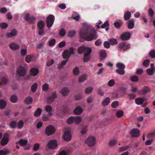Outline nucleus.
I'll use <instances>...</instances> for the list:
<instances>
[{
	"mask_svg": "<svg viewBox=\"0 0 155 155\" xmlns=\"http://www.w3.org/2000/svg\"><path fill=\"white\" fill-rule=\"evenodd\" d=\"M79 35L83 39L87 41H92L96 35V31L92 28H86L80 30Z\"/></svg>",
	"mask_w": 155,
	"mask_h": 155,
	"instance_id": "obj_1",
	"label": "nucleus"
},
{
	"mask_svg": "<svg viewBox=\"0 0 155 155\" xmlns=\"http://www.w3.org/2000/svg\"><path fill=\"white\" fill-rule=\"evenodd\" d=\"M96 139L93 136H90L87 137L84 141V143L90 147H92L95 144Z\"/></svg>",
	"mask_w": 155,
	"mask_h": 155,
	"instance_id": "obj_2",
	"label": "nucleus"
},
{
	"mask_svg": "<svg viewBox=\"0 0 155 155\" xmlns=\"http://www.w3.org/2000/svg\"><path fill=\"white\" fill-rule=\"evenodd\" d=\"M116 66L118 68L116 70V72L121 75H124L125 73L124 70L125 67V65L122 63H118L116 64Z\"/></svg>",
	"mask_w": 155,
	"mask_h": 155,
	"instance_id": "obj_3",
	"label": "nucleus"
},
{
	"mask_svg": "<svg viewBox=\"0 0 155 155\" xmlns=\"http://www.w3.org/2000/svg\"><path fill=\"white\" fill-rule=\"evenodd\" d=\"M74 49L73 48L71 47L69 50H64L63 53V57L64 59H68L71 54H74Z\"/></svg>",
	"mask_w": 155,
	"mask_h": 155,
	"instance_id": "obj_4",
	"label": "nucleus"
},
{
	"mask_svg": "<svg viewBox=\"0 0 155 155\" xmlns=\"http://www.w3.org/2000/svg\"><path fill=\"white\" fill-rule=\"evenodd\" d=\"M45 132L46 134L49 136L55 133V129L53 126L49 125L46 127Z\"/></svg>",
	"mask_w": 155,
	"mask_h": 155,
	"instance_id": "obj_5",
	"label": "nucleus"
},
{
	"mask_svg": "<svg viewBox=\"0 0 155 155\" xmlns=\"http://www.w3.org/2000/svg\"><path fill=\"white\" fill-rule=\"evenodd\" d=\"M54 20V16L53 15H49L46 20L47 27L50 28L53 25Z\"/></svg>",
	"mask_w": 155,
	"mask_h": 155,
	"instance_id": "obj_6",
	"label": "nucleus"
},
{
	"mask_svg": "<svg viewBox=\"0 0 155 155\" xmlns=\"http://www.w3.org/2000/svg\"><path fill=\"white\" fill-rule=\"evenodd\" d=\"M9 134L7 133H5L3 135L1 141V143L2 146H4L7 144L9 141Z\"/></svg>",
	"mask_w": 155,
	"mask_h": 155,
	"instance_id": "obj_7",
	"label": "nucleus"
},
{
	"mask_svg": "<svg viewBox=\"0 0 155 155\" xmlns=\"http://www.w3.org/2000/svg\"><path fill=\"white\" fill-rule=\"evenodd\" d=\"M58 146L57 142L55 140H51L48 143V147L50 149H54Z\"/></svg>",
	"mask_w": 155,
	"mask_h": 155,
	"instance_id": "obj_8",
	"label": "nucleus"
},
{
	"mask_svg": "<svg viewBox=\"0 0 155 155\" xmlns=\"http://www.w3.org/2000/svg\"><path fill=\"white\" fill-rule=\"evenodd\" d=\"M26 73V70L23 67L20 66L18 68L17 73L19 76H24Z\"/></svg>",
	"mask_w": 155,
	"mask_h": 155,
	"instance_id": "obj_9",
	"label": "nucleus"
},
{
	"mask_svg": "<svg viewBox=\"0 0 155 155\" xmlns=\"http://www.w3.org/2000/svg\"><path fill=\"white\" fill-rule=\"evenodd\" d=\"M140 131L137 129H133L130 132L131 136L134 137H138L140 136Z\"/></svg>",
	"mask_w": 155,
	"mask_h": 155,
	"instance_id": "obj_10",
	"label": "nucleus"
},
{
	"mask_svg": "<svg viewBox=\"0 0 155 155\" xmlns=\"http://www.w3.org/2000/svg\"><path fill=\"white\" fill-rule=\"evenodd\" d=\"M130 45L127 44L126 45L124 42H121L118 45L119 48L123 50H125L130 48Z\"/></svg>",
	"mask_w": 155,
	"mask_h": 155,
	"instance_id": "obj_11",
	"label": "nucleus"
},
{
	"mask_svg": "<svg viewBox=\"0 0 155 155\" xmlns=\"http://www.w3.org/2000/svg\"><path fill=\"white\" fill-rule=\"evenodd\" d=\"M130 37V33L129 32H127L123 33L121 35L120 38L122 40L126 41L129 40Z\"/></svg>",
	"mask_w": 155,
	"mask_h": 155,
	"instance_id": "obj_12",
	"label": "nucleus"
},
{
	"mask_svg": "<svg viewBox=\"0 0 155 155\" xmlns=\"http://www.w3.org/2000/svg\"><path fill=\"white\" fill-rule=\"evenodd\" d=\"M150 89L149 87H145L143 89L138 91V92L140 95H143L150 93Z\"/></svg>",
	"mask_w": 155,
	"mask_h": 155,
	"instance_id": "obj_13",
	"label": "nucleus"
},
{
	"mask_svg": "<svg viewBox=\"0 0 155 155\" xmlns=\"http://www.w3.org/2000/svg\"><path fill=\"white\" fill-rule=\"evenodd\" d=\"M35 60V57L34 56L31 55H28L25 58V61L28 63L34 61Z\"/></svg>",
	"mask_w": 155,
	"mask_h": 155,
	"instance_id": "obj_14",
	"label": "nucleus"
},
{
	"mask_svg": "<svg viewBox=\"0 0 155 155\" xmlns=\"http://www.w3.org/2000/svg\"><path fill=\"white\" fill-rule=\"evenodd\" d=\"M9 46L10 49L14 51L18 50L20 48V45H19L15 43L10 44L9 45Z\"/></svg>",
	"mask_w": 155,
	"mask_h": 155,
	"instance_id": "obj_15",
	"label": "nucleus"
},
{
	"mask_svg": "<svg viewBox=\"0 0 155 155\" xmlns=\"http://www.w3.org/2000/svg\"><path fill=\"white\" fill-rule=\"evenodd\" d=\"M71 138V135L70 133L68 132H65L63 136V138L66 141H70Z\"/></svg>",
	"mask_w": 155,
	"mask_h": 155,
	"instance_id": "obj_16",
	"label": "nucleus"
},
{
	"mask_svg": "<svg viewBox=\"0 0 155 155\" xmlns=\"http://www.w3.org/2000/svg\"><path fill=\"white\" fill-rule=\"evenodd\" d=\"M57 97V94L55 92L53 93L48 98L47 102L48 103H51Z\"/></svg>",
	"mask_w": 155,
	"mask_h": 155,
	"instance_id": "obj_17",
	"label": "nucleus"
},
{
	"mask_svg": "<svg viewBox=\"0 0 155 155\" xmlns=\"http://www.w3.org/2000/svg\"><path fill=\"white\" fill-rule=\"evenodd\" d=\"M17 35V32L15 30H12L10 32L7 33L6 36L8 38H10L16 36Z\"/></svg>",
	"mask_w": 155,
	"mask_h": 155,
	"instance_id": "obj_18",
	"label": "nucleus"
},
{
	"mask_svg": "<svg viewBox=\"0 0 155 155\" xmlns=\"http://www.w3.org/2000/svg\"><path fill=\"white\" fill-rule=\"evenodd\" d=\"M83 109L81 107H77L74 110V114L77 115H80L83 112Z\"/></svg>",
	"mask_w": 155,
	"mask_h": 155,
	"instance_id": "obj_19",
	"label": "nucleus"
},
{
	"mask_svg": "<svg viewBox=\"0 0 155 155\" xmlns=\"http://www.w3.org/2000/svg\"><path fill=\"white\" fill-rule=\"evenodd\" d=\"M25 20L30 23H31L35 20L34 17H30L28 14H27L25 17Z\"/></svg>",
	"mask_w": 155,
	"mask_h": 155,
	"instance_id": "obj_20",
	"label": "nucleus"
},
{
	"mask_svg": "<svg viewBox=\"0 0 155 155\" xmlns=\"http://www.w3.org/2000/svg\"><path fill=\"white\" fill-rule=\"evenodd\" d=\"M69 91L68 88L64 87L61 89L60 92L63 96H65L68 95Z\"/></svg>",
	"mask_w": 155,
	"mask_h": 155,
	"instance_id": "obj_21",
	"label": "nucleus"
},
{
	"mask_svg": "<svg viewBox=\"0 0 155 155\" xmlns=\"http://www.w3.org/2000/svg\"><path fill=\"white\" fill-rule=\"evenodd\" d=\"M128 28L130 29H133L134 25V21L133 19H131L127 22Z\"/></svg>",
	"mask_w": 155,
	"mask_h": 155,
	"instance_id": "obj_22",
	"label": "nucleus"
},
{
	"mask_svg": "<svg viewBox=\"0 0 155 155\" xmlns=\"http://www.w3.org/2000/svg\"><path fill=\"white\" fill-rule=\"evenodd\" d=\"M45 110L48 113V115L49 117L52 116V113L51 111H52V108L51 106L49 105L46 106L45 108Z\"/></svg>",
	"mask_w": 155,
	"mask_h": 155,
	"instance_id": "obj_23",
	"label": "nucleus"
},
{
	"mask_svg": "<svg viewBox=\"0 0 155 155\" xmlns=\"http://www.w3.org/2000/svg\"><path fill=\"white\" fill-rule=\"evenodd\" d=\"M30 72L31 75L35 76L38 73V70L37 68H33L31 69Z\"/></svg>",
	"mask_w": 155,
	"mask_h": 155,
	"instance_id": "obj_24",
	"label": "nucleus"
},
{
	"mask_svg": "<svg viewBox=\"0 0 155 155\" xmlns=\"http://www.w3.org/2000/svg\"><path fill=\"white\" fill-rule=\"evenodd\" d=\"M10 150L7 149L0 150V155H7L10 153Z\"/></svg>",
	"mask_w": 155,
	"mask_h": 155,
	"instance_id": "obj_25",
	"label": "nucleus"
},
{
	"mask_svg": "<svg viewBox=\"0 0 155 155\" xmlns=\"http://www.w3.org/2000/svg\"><path fill=\"white\" fill-rule=\"evenodd\" d=\"M131 13L130 12L127 11L125 13L124 16V19L125 21L129 20L130 18Z\"/></svg>",
	"mask_w": 155,
	"mask_h": 155,
	"instance_id": "obj_26",
	"label": "nucleus"
},
{
	"mask_svg": "<svg viewBox=\"0 0 155 155\" xmlns=\"http://www.w3.org/2000/svg\"><path fill=\"white\" fill-rule=\"evenodd\" d=\"M110 102V98L109 97H106L105 99L102 101V103L103 106H107Z\"/></svg>",
	"mask_w": 155,
	"mask_h": 155,
	"instance_id": "obj_27",
	"label": "nucleus"
},
{
	"mask_svg": "<svg viewBox=\"0 0 155 155\" xmlns=\"http://www.w3.org/2000/svg\"><path fill=\"white\" fill-rule=\"evenodd\" d=\"M91 51V49L90 47H84V54H87V55H90Z\"/></svg>",
	"mask_w": 155,
	"mask_h": 155,
	"instance_id": "obj_28",
	"label": "nucleus"
},
{
	"mask_svg": "<svg viewBox=\"0 0 155 155\" xmlns=\"http://www.w3.org/2000/svg\"><path fill=\"white\" fill-rule=\"evenodd\" d=\"M155 68H149L146 70V72L147 74L149 75H152L154 74Z\"/></svg>",
	"mask_w": 155,
	"mask_h": 155,
	"instance_id": "obj_29",
	"label": "nucleus"
},
{
	"mask_svg": "<svg viewBox=\"0 0 155 155\" xmlns=\"http://www.w3.org/2000/svg\"><path fill=\"white\" fill-rule=\"evenodd\" d=\"M74 122L76 124H78L81 121V118L80 116L74 117Z\"/></svg>",
	"mask_w": 155,
	"mask_h": 155,
	"instance_id": "obj_30",
	"label": "nucleus"
},
{
	"mask_svg": "<svg viewBox=\"0 0 155 155\" xmlns=\"http://www.w3.org/2000/svg\"><path fill=\"white\" fill-rule=\"evenodd\" d=\"M42 109L38 108L37 110H35V111L34 115L35 117H38L39 116L42 112Z\"/></svg>",
	"mask_w": 155,
	"mask_h": 155,
	"instance_id": "obj_31",
	"label": "nucleus"
},
{
	"mask_svg": "<svg viewBox=\"0 0 155 155\" xmlns=\"http://www.w3.org/2000/svg\"><path fill=\"white\" fill-rule=\"evenodd\" d=\"M144 98H138L135 100V102L137 105H141L144 102Z\"/></svg>",
	"mask_w": 155,
	"mask_h": 155,
	"instance_id": "obj_32",
	"label": "nucleus"
},
{
	"mask_svg": "<svg viewBox=\"0 0 155 155\" xmlns=\"http://www.w3.org/2000/svg\"><path fill=\"white\" fill-rule=\"evenodd\" d=\"M17 122L15 120L11 121L9 123V126L12 128H15L17 127Z\"/></svg>",
	"mask_w": 155,
	"mask_h": 155,
	"instance_id": "obj_33",
	"label": "nucleus"
},
{
	"mask_svg": "<svg viewBox=\"0 0 155 155\" xmlns=\"http://www.w3.org/2000/svg\"><path fill=\"white\" fill-rule=\"evenodd\" d=\"M99 54L101 58L102 59L105 58L106 56V53L104 50H102L100 51Z\"/></svg>",
	"mask_w": 155,
	"mask_h": 155,
	"instance_id": "obj_34",
	"label": "nucleus"
},
{
	"mask_svg": "<svg viewBox=\"0 0 155 155\" xmlns=\"http://www.w3.org/2000/svg\"><path fill=\"white\" fill-rule=\"evenodd\" d=\"M108 41L110 44L111 45H114L117 44V42L115 38H112L108 39Z\"/></svg>",
	"mask_w": 155,
	"mask_h": 155,
	"instance_id": "obj_35",
	"label": "nucleus"
},
{
	"mask_svg": "<svg viewBox=\"0 0 155 155\" xmlns=\"http://www.w3.org/2000/svg\"><path fill=\"white\" fill-rule=\"evenodd\" d=\"M6 106V102L5 101L0 99V108L1 109L5 108Z\"/></svg>",
	"mask_w": 155,
	"mask_h": 155,
	"instance_id": "obj_36",
	"label": "nucleus"
},
{
	"mask_svg": "<svg viewBox=\"0 0 155 155\" xmlns=\"http://www.w3.org/2000/svg\"><path fill=\"white\" fill-rule=\"evenodd\" d=\"M28 142L27 140H24L22 139H21L19 140L18 142L21 146H23L26 145L27 143Z\"/></svg>",
	"mask_w": 155,
	"mask_h": 155,
	"instance_id": "obj_37",
	"label": "nucleus"
},
{
	"mask_svg": "<svg viewBox=\"0 0 155 155\" xmlns=\"http://www.w3.org/2000/svg\"><path fill=\"white\" fill-rule=\"evenodd\" d=\"M45 23L42 21H41L38 22V29H43L45 26Z\"/></svg>",
	"mask_w": 155,
	"mask_h": 155,
	"instance_id": "obj_38",
	"label": "nucleus"
},
{
	"mask_svg": "<svg viewBox=\"0 0 155 155\" xmlns=\"http://www.w3.org/2000/svg\"><path fill=\"white\" fill-rule=\"evenodd\" d=\"M124 112L122 110H119L116 112V116L118 118L121 117L123 115Z\"/></svg>",
	"mask_w": 155,
	"mask_h": 155,
	"instance_id": "obj_39",
	"label": "nucleus"
},
{
	"mask_svg": "<svg viewBox=\"0 0 155 155\" xmlns=\"http://www.w3.org/2000/svg\"><path fill=\"white\" fill-rule=\"evenodd\" d=\"M84 46H82L79 47L78 49V52L80 54H81L84 53Z\"/></svg>",
	"mask_w": 155,
	"mask_h": 155,
	"instance_id": "obj_40",
	"label": "nucleus"
},
{
	"mask_svg": "<svg viewBox=\"0 0 155 155\" xmlns=\"http://www.w3.org/2000/svg\"><path fill=\"white\" fill-rule=\"evenodd\" d=\"M11 101L13 103H16L17 100V96L15 95H13L10 98Z\"/></svg>",
	"mask_w": 155,
	"mask_h": 155,
	"instance_id": "obj_41",
	"label": "nucleus"
},
{
	"mask_svg": "<svg viewBox=\"0 0 155 155\" xmlns=\"http://www.w3.org/2000/svg\"><path fill=\"white\" fill-rule=\"evenodd\" d=\"M93 88L91 87L86 88L84 91L85 92L86 94H89L93 91Z\"/></svg>",
	"mask_w": 155,
	"mask_h": 155,
	"instance_id": "obj_42",
	"label": "nucleus"
},
{
	"mask_svg": "<svg viewBox=\"0 0 155 155\" xmlns=\"http://www.w3.org/2000/svg\"><path fill=\"white\" fill-rule=\"evenodd\" d=\"M20 52L21 55L23 56H25L27 53V50L26 48L21 49L20 51Z\"/></svg>",
	"mask_w": 155,
	"mask_h": 155,
	"instance_id": "obj_43",
	"label": "nucleus"
},
{
	"mask_svg": "<svg viewBox=\"0 0 155 155\" xmlns=\"http://www.w3.org/2000/svg\"><path fill=\"white\" fill-rule=\"evenodd\" d=\"M122 24L123 23L121 21H118L114 23V26L117 28H119Z\"/></svg>",
	"mask_w": 155,
	"mask_h": 155,
	"instance_id": "obj_44",
	"label": "nucleus"
},
{
	"mask_svg": "<svg viewBox=\"0 0 155 155\" xmlns=\"http://www.w3.org/2000/svg\"><path fill=\"white\" fill-rule=\"evenodd\" d=\"M32 102V99L31 97H27L25 100V102L27 104H31Z\"/></svg>",
	"mask_w": 155,
	"mask_h": 155,
	"instance_id": "obj_45",
	"label": "nucleus"
},
{
	"mask_svg": "<svg viewBox=\"0 0 155 155\" xmlns=\"http://www.w3.org/2000/svg\"><path fill=\"white\" fill-rule=\"evenodd\" d=\"M130 79L133 82H137L139 80L138 77L136 75H134L131 77Z\"/></svg>",
	"mask_w": 155,
	"mask_h": 155,
	"instance_id": "obj_46",
	"label": "nucleus"
},
{
	"mask_svg": "<svg viewBox=\"0 0 155 155\" xmlns=\"http://www.w3.org/2000/svg\"><path fill=\"white\" fill-rule=\"evenodd\" d=\"M67 61H63L61 63L59 64L58 65V68L59 69H61L63 67V66L64 65H65L66 62H67Z\"/></svg>",
	"mask_w": 155,
	"mask_h": 155,
	"instance_id": "obj_47",
	"label": "nucleus"
},
{
	"mask_svg": "<svg viewBox=\"0 0 155 155\" xmlns=\"http://www.w3.org/2000/svg\"><path fill=\"white\" fill-rule=\"evenodd\" d=\"M49 85L48 84H44L42 86V90L43 91H47L49 88Z\"/></svg>",
	"mask_w": 155,
	"mask_h": 155,
	"instance_id": "obj_48",
	"label": "nucleus"
},
{
	"mask_svg": "<svg viewBox=\"0 0 155 155\" xmlns=\"http://www.w3.org/2000/svg\"><path fill=\"white\" fill-rule=\"evenodd\" d=\"M76 34V32L74 30H71L69 31L68 33V36L69 37H72Z\"/></svg>",
	"mask_w": 155,
	"mask_h": 155,
	"instance_id": "obj_49",
	"label": "nucleus"
},
{
	"mask_svg": "<svg viewBox=\"0 0 155 155\" xmlns=\"http://www.w3.org/2000/svg\"><path fill=\"white\" fill-rule=\"evenodd\" d=\"M86 76L83 75L81 76L79 79V81L80 82H82L84 81L86 79Z\"/></svg>",
	"mask_w": 155,
	"mask_h": 155,
	"instance_id": "obj_50",
	"label": "nucleus"
},
{
	"mask_svg": "<svg viewBox=\"0 0 155 155\" xmlns=\"http://www.w3.org/2000/svg\"><path fill=\"white\" fill-rule=\"evenodd\" d=\"M89 55H87V54H84V58L83 59V61L84 62H88L90 59V58L89 56Z\"/></svg>",
	"mask_w": 155,
	"mask_h": 155,
	"instance_id": "obj_51",
	"label": "nucleus"
},
{
	"mask_svg": "<svg viewBox=\"0 0 155 155\" xmlns=\"http://www.w3.org/2000/svg\"><path fill=\"white\" fill-rule=\"evenodd\" d=\"M73 73L74 75H77L79 74V69L78 67H75L73 70Z\"/></svg>",
	"mask_w": 155,
	"mask_h": 155,
	"instance_id": "obj_52",
	"label": "nucleus"
},
{
	"mask_svg": "<svg viewBox=\"0 0 155 155\" xmlns=\"http://www.w3.org/2000/svg\"><path fill=\"white\" fill-rule=\"evenodd\" d=\"M24 123L23 121L21 120L19 121L18 124V127L20 129L23 126Z\"/></svg>",
	"mask_w": 155,
	"mask_h": 155,
	"instance_id": "obj_53",
	"label": "nucleus"
},
{
	"mask_svg": "<svg viewBox=\"0 0 155 155\" xmlns=\"http://www.w3.org/2000/svg\"><path fill=\"white\" fill-rule=\"evenodd\" d=\"M149 55L150 57L152 58H155V50H151L149 53Z\"/></svg>",
	"mask_w": 155,
	"mask_h": 155,
	"instance_id": "obj_54",
	"label": "nucleus"
},
{
	"mask_svg": "<svg viewBox=\"0 0 155 155\" xmlns=\"http://www.w3.org/2000/svg\"><path fill=\"white\" fill-rule=\"evenodd\" d=\"M55 43V40L54 39H52L49 41L48 42V45L50 46L54 45Z\"/></svg>",
	"mask_w": 155,
	"mask_h": 155,
	"instance_id": "obj_55",
	"label": "nucleus"
},
{
	"mask_svg": "<svg viewBox=\"0 0 155 155\" xmlns=\"http://www.w3.org/2000/svg\"><path fill=\"white\" fill-rule=\"evenodd\" d=\"M67 123L69 124H71L74 122V117H71L67 120Z\"/></svg>",
	"mask_w": 155,
	"mask_h": 155,
	"instance_id": "obj_56",
	"label": "nucleus"
},
{
	"mask_svg": "<svg viewBox=\"0 0 155 155\" xmlns=\"http://www.w3.org/2000/svg\"><path fill=\"white\" fill-rule=\"evenodd\" d=\"M37 85L36 83L34 84L31 86V91L33 92H34L36 90L37 88Z\"/></svg>",
	"mask_w": 155,
	"mask_h": 155,
	"instance_id": "obj_57",
	"label": "nucleus"
},
{
	"mask_svg": "<svg viewBox=\"0 0 155 155\" xmlns=\"http://www.w3.org/2000/svg\"><path fill=\"white\" fill-rule=\"evenodd\" d=\"M118 102L117 101H115L113 102L111 104V107L113 108L117 107L118 106Z\"/></svg>",
	"mask_w": 155,
	"mask_h": 155,
	"instance_id": "obj_58",
	"label": "nucleus"
},
{
	"mask_svg": "<svg viewBox=\"0 0 155 155\" xmlns=\"http://www.w3.org/2000/svg\"><path fill=\"white\" fill-rule=\"evenodd\" d=\"M65 34V31L64 29L63 28L61 29L59 32V34L60 36L61 37L64 36Z\"/></svg>",
	"mask_w": 155,
	"mask_h": 155,
	"instance_id": "obj_59",
	"label": "nucleus"
},
{
	"mask_svg": "<svg viewBox=\"0 0 155 155\" xmlns=\"http://www.w3.org/2000/svg\"><path fill=\"white\" fill-rule=\"evenodd\" d=\"M115 81L113 79H111L108 82V85L110 87L113 86L115 84Z\"/></svg>",
	"mask_w": 155,
	"mask_h": 155,
	"instance_id": "obj_60",
	"label": "nucleus"
},
{
	"mask_svg": "<svg viewBox=\"0 0 155 155\" xmlns=\"http://www.w3.org/2000/svg\"><path fill=\"white\" fill-rule=\"evenodd\" d=\"M40 145L38 143L35 144L34 146L33 150L34 151H37L39 148Z\"/></svg>",
	"mask_w": 155,
	"mask_h": 155,
	"instance_id": "obj_61",
	"label": "nucleus"
},
{
	"mask_svg": "<svg viewBox=\"0 0 155 155\" xmlns=\"http://www.w3.org/2000/svg\"><path fill=\"white\" fill-rule=\"evenodd\" d=\"M109 24L107 21H106L105 23L101 26L102 28H104L106 27H108L109 26Z\"/></svg>",
	"mask_w": 155,
	"mask_h": 155,
	"instance_id": "obj_62",
	"label": "nucleus"
},
{
	"mask_svg": "<svg viewBox=\"0 0 155 155\" xmlns=\"http://www.w3.org/2000/svg\"><path fill=\"white\" fill-rule=\"evenodd\" d=\"M150 61L149 60H145L143 62V65L145 67H147L150 64Z\"/></svg>",
	"mask_w": 155,
	"mask_h": 155,
	"instance_id": "obj_63",
	"label": "nucleus"
},
{
	"mask_svg": "<svg viewBox=\"0 0 155 155\" xmlns=\"http://www.w3.org/2000/svg\"><path fill=\"white\" fill-rule=\"evenodd\" d=\"M0 27L3 29L6 28L8 26V24L5 22H2L0 24Z\"/></svg>",
	"mask_w": 155,
	"mask_h": 155,
	"instance_id": "obj_64",
	"label": "nucleus"
}]
</instances>
